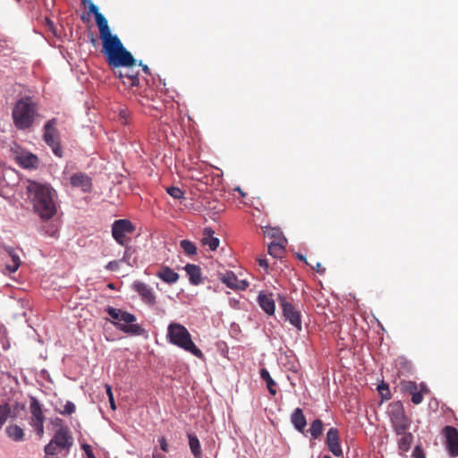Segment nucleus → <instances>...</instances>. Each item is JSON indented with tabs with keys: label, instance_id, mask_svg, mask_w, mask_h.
<instances>
[{
	"label": "nucleus",
	"instance_id": "nucleus-1",
	"mask_svg": "<svg viewBox=\"0 0 458 458\" xmlns=\"http://www.w3.org/2000/svg\"><path fill=\"white\" fill-rule=\"evenodd\" d=\"M26 191L34 212L42 220H49L56 214L57 193L50 184L29 180Z\"/></svg>",
	"mask_w": 458,
	"mask_h": 458
},
{
	"label": "nucleus",
	"instance_id": "nucleus-2",
	"mask_svg": "<svg viewBox=\"0 0 458 458\" xmlns=\"http://www.w3.org/2000/svg\"><path fill=\"white\" fill-rule=\"evenodd\" d=\"M95 20L99 30L103 46L102 52L106 56V63L118 65L132 62L131 52L124 47L117 35L111 33L106 17L101 13L98 14Z\"/></svg>",
	"mask_w": 458,
	"mask_h": 458
},
{
	"label": "nucleus",
	"instance_id": "nucleus-3",
	"mask_svg": "<svg viewBox=\"0 0 458 458\" xmlns=\"http://www.w3.org/2000/svg\"><path fill=\"white\" fill-rule=\"evenodd\" d=\"M166 337L170 344L191 353L199 359H203V352L193 343L190 332L183 325L175 322L170 323L167 327Z\"/></svg>",
	"mask_w": 458,
	"mask_h": 458
},
{
	"label": "nucleus",
	"instance_id": "nucleus-4",
	"mask_svg": "<svg viewBox=\"0 0 458 458\" xmlns=\"http://www.w3.org/2000/svg\"><path fill=\"white\" fill-rule=\"evenodd\" d=\"M106 313L114 319L112 323L120 331L135 336L145 334V329L140 325L135 323L137 320L135 315L114 307H108Z\"/></svg>",
	"mask_w": 458,
	"mask_h": 458
},
{
	"label": "nucleus",
	"instance_id": "nucleus-5",
	"mask_svg": "<svg viewBox=\"0 0 458 458\" xmlns=\"http://www.w3.org/2000/svg\"><path fill=\"white\" fill-rule=\"evenodd\" d=\"M13 119L15 127L18 130H26L30 128L35 121L37 106L30 98L18 100L13 109Z\"/></svg>",
	"mask_w": 458,
	"mask_h": 458
},
{
	"label": "nucleus",
	"instance_id": "nucleus-6",
	"mask_svg": "<svg viewBox=\"0 0 458 458\" xmlns=\"http://www.w3.org/2000/svg\"><path fill=\"white\" fill-rule=\"evenodd\" d=\"M132 62L114 65L108 64L113 70L114 74L122 80L124 86L129 88L138 87L139 85V71L137 70V60L131 55Z\"/></svg>",
	"mask_w": 458,
	"mask_h": 458
},
{
	"label": "nucleus",
	"instance_id": "nucleus-7",
	"mask_svg": "<svg viewBox=\"0 0 458 458\" xmlns=\"http://www.w3.org/2000/svg\"><path fill=\"white\" fill-rule=\"evenodd\" d=\"M388 414L390 422L395 434H401L408 431L411 428V420L405 414L401 402H396L389 406Z\"/></svg>",
	"mask_w": 458,
	"mask_h": 458
},
{
	"label": "nucleus",
	"instance_id": "nucleus-8",
	"mask_svg": "<svg viewBox=\"0 0 458 458\" xmlns=\"http://www.w3.org/2000/svg\"><path fill=\"white\" fill-rule=\"evenodd\" d=\"M57 120L55 118L47 121L44 126V140L51 148L53 153L61 157L63 156V149L60 145V137L57 129L55 128Z\"/></svg>",
	"mask_w": 458,
	"mask_h": 458
},
{
	"label": "nucleus",
	"instance_id": "nucleus-9",
	"mask_svg": "<svg viewBox=\"0 0 458 458\" xmlns=\"http://www.w3.org/2000/svg\"><path fill=\"white\" fill-rule=\"evenodd\" d=\"M135 227L128 219H118L112 225V235L114 239L122 246L128 243L127 234L134 232Z\"/></svg>",
	"mask_w": 458,
	"mask_h": 458
},
{
	"label": "nucleus",
	"instance_id": "nucleus-10",
	"mask_svg": "<svg viewBox=\"0 0 458 458\" xmlns=\"http://www.w3.org/2000/svg\"><path fill=\"white\" fill-rule=\"evenodd\" d=\"M280 305L283 310V316L297 330H301V314L291 302L284 297H280Z\"/></svg>",
	"mask_w": 458,
	"mask_h": 458
},
{
	"label": "nucleus",
	"instance_id": "nucleus-11",
	"mask_svg": "<svg viewBox=\"0 0 458 458\" xmlns=\"http://www.w3.org/2000/svg\"><path fill=\"white\" fill-rule=\"evenodd\" d=\"M31 413V426L35 428L38 436L41 437L44 433V416L41 410L40 403L37 399H32L30 406Z\"/></svg>",
	"mask_w": 458,
	"mask_h": 458
},
{
	"label": "nucleus",
	"instance_id": "nucleus-12",
	"mask_svg": "<svg viewBox=\"0 0 458 458\" xmlns=\"http://www.w3.org/2000/svg\"><path fill=\"white\" fill-rule=\"evenodd\" d=\"M443 435L445 438V447L452 457L458 456V430L452 426H445L443 428Z\"/></svg>",
	"mask_w": 458,
	"mask_h": 458
},
{
	"label": "nucleus",
	"instance_id": "nucleus-13",
	"mask_svg": "<svg viewBox=\"0 0 458 458\" xmlns=\"http://www.w3.org/2000/svg\"><path fill=\"white\" fill-rule=\"evenodd\" d=\"M132 289L139 293L143 302L148 305H154L157 302V297L153 289L147 284L135 281L132 284Z\"/></svg>",
	"mask_w": 458,
	"mask_h": 458
},
{
	"label": "nucleus",
	"instance_id": "nucleus-14",
	"mask_svg": "<svg viewBox=\"0 0 458 458\" xmlns=\"http://www.w3.org/2000/svg\"><path fill=\"white\" fill-rule=\"evenodd\" d=\"M51 441L59 446V450L69 451L72 445V437L69 428L56 429Z\"/></svg>",
	"mask_w": 458,
	"mask_h": 458
},
{
	"label": "nucleus",
	"instance_id": "nucleus-15",
	"mask_svg": "<svg viewBox=\"0 0 458 458\" xmlns=\"http://www.w3.org/2000/svg\"><path fill=\"white\" fill-rule=\"evenodd\" d=\"M326 444L328 450L336 457L343 455V450L340 445L339 431L335 428H331L327 433Z\"/></svg>",
	"mask_w": 458,
	"mask_h": 458
},
{
	"label": "nucleus",
	"instance_id": "nucleus-16",
	"mask_svg": "<svg viewBox=\"0 0 458 458\" xmlns=\"http://www.w3.org/2000/svg\"><path fill=\"white\" fill-rule=\"evenodd\" d=\"M70 183L73 188H80L83 192H89L92 189L91 178L81 172L73 174L70 178Z\"/></svg>",
	"mask_w": 458,
	"mask_h": 458
},
{
	"label": "nucleus",
	"instance_id": "nucleus-17",
	"mask_svg": "<svg viewBox=\"0 0 458 458\" xmlns=\"http://www.w3.org/2000/svg\"><path fill=\"white\" fill-rule=\"evenodd\" d=\"M222 281L232 289L245 290L249 285L245 280H239L233 272H226Z\"/></svg>",
	"mask_w": 458,
	"mask_h": 458
},
{
	"label": "nucleus",
	"instance_id": "nucleus-18",
	"mask_svg": "<svg viewBox=\"0 0 458 458\" xmlns=\"http://www.w3.org/2000/svg\"><path fill=\"white\" fill-rule=\"evenodd\" d=\"M184 270L189 277V281L193 285H199L203 283L201 276V268L195 264H187Z\"/></svg>",
	"mask_w": 458,
	"mask_h": 458
},
{
	"label": "nucleus",
	"instance_id": "nucleus-19",
	"mask_svg": "<svg viewBox=\"0 0 458 458\" xmlns=\"http://www.w3.org/2000/svg\"><path fill=\"white\" fill-rule=\"evenodd\" d=\"M215 232L210 227H206L202 232V240L201 242L203 245L208 246L209 250L214 251L216 250L220 243L218 238L214 237Z\"/></svg>",
	"mask_w": 458,
	"mask_h": 458
},
{
	"label": "nucleus",
	"instance_id": "nucleus-20",
	"mask_svg": "<svg viewBox=\"0 0 458 458\" xmlns=\"http://www.w3.org/2000/svg\"><path fill=\"white\" fill-rule=\"evenodd\" d=\"M258 301L267 314L273 315L275 313L276 305L271 294L260 293L258 297Z\"/></svg>",
	"mask_w": 458,
	"mask_h": 458
},
{
	"label": "nucleus",
	"instance_id": "nucleus-21",
	"mask_svg": "<svg viewBox=\"0 0 458 458\" xmlns=\"http://www.w3.org/2000/svg\"><path fill=\"white\" fill-rule=\"evenodd\" d=\"M157 276L169 284H174L179 279V275L169 267H162L157 273Z\"/></svg>",
	"mask_w": 458,
	"mask_h": 458
},
{
	"label": "nucleus",
	"instance_id": "nucleus-22",
	"mask_svg": "<svg viewBox=\"0 0 458 458\" xmlns=\"http://www.w3.org/2000/svg\"><path fill=\"white\" fill-rule=\"evenodd\" d=\"M291 422L299 432H304L307 421L301 408H296L293 411V414L291 415Z\"/></svg>",
	"mask_w": 458,
	"mask_h": 458
},
{
	"label": "nucleus",
	"instance_id": "nucleus-23",
	"mask_svg": "<svg viewBox=\"0 0 458 458\" xmlns=\"http://www.w3.org/2000/svg\"><path fill=\"white\" fill-rule=\"evenodd\" d=\"M398 437L397 445L401 452H408L411 449L413 442V435L408 430L401 434H396Z\"/></svg>",
	"mask_w": 458,
	"mask_h": 458
},
{
	"label": "nucleus",
	"instance_id": "nucleus-24",
	"mask_svg": "<svg viewBox=\"0 0 458 458\" xmlns=\"http://www.w3.org/2000/svg\"><path fill=\"white\" fill-rule=\"evenodd\" d=\"M189 446L194 458H203L201 445L196 435L188 434Z\"/></svg>",
	"mask_w": 458,
	"mask_h": 458
},
{
	"label": "nucleus",
	"instance_id": "nucleus-25",
	"mask_svg": "<svg viewBox=\"0 0 458 458\" xmlns=\"http://www.w3.org/2000/svg\"><path fill=\"white\" fill-rule=\"evenodd\" d=\"M260 377L263 380L266 381V384H267V388L268 390V392L272 394V395H276V393H277V390H276V387H277V384L274 381V379L271 377L269 372L267 371V369H260Z\"/></svg>",
	"mask_w": 458,
	"mask_h": 458
},
{
	"label": "nucleus",
	"instance_id": "nucleus-26",
	"mask_svg": "<svg viewBox=\"0 0 458 458\" xmlns=\"http://www.w3.org/2000/svg\"><path fill=\"white\" fill-rule=\"evenodd\" d=\"M7 436L14 441H21L24 438V432L17 425H10L6 428Z\"/></svg>",
	"mask_w": 458,
	"mask_h": 458
},
{
	"label": "nucleus",
	"instance_id": "nucleus-27",
	"mask_svg": "<svg viewBox=\"0 0 458 458\" xmlns=\"http://www.w3.org/2000/svg\"><path fill=\"white\" fill-rule=\"evenodd\" d=\"M8 255L11 259V261L13 262V265H11V264H6L5 265V269L9 272V273H14L18 270L20 265H21V259H20V257L17 253H15L14 250H9L8 251Z\"/></svg>",
	"mask_w": 458,
	"mask_h": 458
},
{
	"label": "nucleus",
	"instance_id": "nucleus-28",
	"mask_svg": "<svg viewBox=\"0 0 458 458\" xmlns=\"http://www.w3.org/2000/svg\"><path fill=\"white\" fill-rule=\"evenodd\" d=\"M180 247L187 256H194L198 253L196 245L190 240H182L180 242Z\"/></svg>",
	"mask_w": 458,
	"mask_h": 458
},
{
	"label": "nucleus",
	"instance_id": "nucleus-29",
	"mask_svg": "<svg viewBox=\"0 0 458 458\" xmlns=\"http://www.w3.org/2000/svg\"><path fill=\"white\" fill-rule=\"evenodd\" d=\"M322 430H323V422L321 420H318V419L312 421V423L309 428V432L310 433L312 438H314V439H317L321 436Z\"/></svg>",
	"mask_w": 458,
	"mask_h": 458
},
{
	"label": "nucleus",
	"instance_id": "nucleus-30",
	"mask_svg": "<svg viewBox=\"0 0 458 458\" xmlns=\"http://www.w3.org/2000/svg\"><path fill=\"white\" fill-rule=\"evenodd\" d=\"M285 252L284 247L280 243L272 242L268 246V253L276 259H280Z\"/></svg>",
	"mask_w": 458,
	"mask_h": 458
},
{
	"label": "nucleus",
	"instance_id": "nucleus-31",
	"mask_svg": "<svg viewBox=\"0 0 458 458\" xmlns=\"http://www.w3.org/2000/svg\"><path fill=\"white\" fill-rule=\"evenodd\" d=\"M429 390L427 386L423 383L420 385V390L417 391L413 395H411V402L414 404H420L423 401V395L428 394Z\"/></svg>",
	"mask_w": 458,
	"mask_h": 458
},
{
	"label": "nucleus",
	"instance_id": "nucleus-32",
	"mask_svg": "<svg viewBox=\"0 0 458 458\" xmlns=\"http://www.w3.org/2000/svg\"><path fill=\"white\" fill-rule=\"evenodd\" d=\"M38 163V159L35 155L30 154L21 157V165L25 168L36 167Z\"/></svg>",
	"mask_w": 458,
	"mask_h": 458
},
{
	"label": "nucleus",
	"instance_id": "nucleus-33",
	"mask_svg": "<svg viewBox=\"0 0 458 458\" xmlns=\"http://www.w3.org/2000/svg\"><path fill=\"white\" fill-rule=\"evenodd\" d=\"M62 451L63 450H59V446L55 445V444L50 440L45 446L46 458H58L56 455Z\"/></svg>",
	"mask_w": 458,
	"mask_h": 458
},
{
	"label": "nucleus",
	"instance_id": "nucleus-34",
	"mask_svg": "<svg viewBox=\"0 0 458 458\" xmlns=\"http://www.w3.org/2000/svg\"><path fill=\"white\" fill-rule=\"evenodd\" d=\"M402 389L403 392L413 395L417 391L420 390V385H417L413 381H403L401 383Z\"/></svg>",
	"mask_w": 458,
	"mask_h": 458
},
{
	"label": "nucleus",
	"instance_id": "nucleus-35",
	"mask_svg": "<svg viewBox=\"0 0 458 458\" xmlns=\"http://www.w3.org/2000/svg\"><path fill=\"white\" fill-rule=\"evenodd\" d=\"M11 413V407L8 403L0 404V428L4 426Z\"/></svg>",
	"mask_w": 458,
	"mask_h": 458
},
{
	"label": "nucleus",
	"instance_id": "nucleus-36",
	"mask_svg": "<svg viewBox=\"0 0 458 458\" xmlns=\"http://www.w3.org/2000/svg\"><path fill=\"white\" fill-rule=\"evenodd\" d=\"M166 192L174 199H182L184 198V192L175 186L166 188Z\"/></svg>",
	"mask_w": 458,
	"mask_h": 458
},
{
	"label": "nucleus",
	"instance_id": "nucleus-37",
	"mask_svg": "<svg viewBox=\"0 0 458 458\" xmlns=\"http://www.w3.org/2000/svg\"><path fill=\"white\" fill-rule=\"evenodd\" d=\"M76 407L75 404L72 402H66L65 405L64 406V410L58 411L63 415H71L73 412H75Z\"/></svg>",
	"mask_w": 458,
	"mask_h": 458
},
{
	"label": "nucleus",
	"instance_id": "nucleus-38",
	"mask_svg": "<svg viewBox=\"0 0 458 458\" xmlns=\"http://www.w3.org/2000/svg\"><path fill=\"white\" fill-rule=\"evenodd\" d=\"M118 116H119V120L122 123H128V120H129V117H130V113L127 109H120L119 111V114H118Z\"/></svg>",
	"mask_w": 458,
	"mask_h": 458
},
{
	"label": "nucleus",
	"instance_id": "nucleus-39",
	"mask_svg": "<svg viewBox=\"0 0 458 458\" xmlns=\"http://www.w3.org/2000/svg\"><path fill=\"white\" fill-rule=\"evenodd\" d=\"M106 394L108 395V398H109V403H110V406L113 410H115V403H114V395H113V392H112V388L110 386H106Z\"/></svg>",
	"mask_w": 458,
	"mask_h": 458
},
{
	"label": "nucleus",
	"instance_id": "nucleus-40",
	"mask_svg": "<svg viewBox=\"0 0 458 458\" xmlns=\"http://www.w3.org/2000/svg\"><path fill=\"white\" fill-rule=\"evenodd\" d=\"M412 456L413 458H425V454L421 447L417 445L413 450Z\"/></svg>",
	"mask_w": 458,
	"mask_h": 458
},
{
	"label": "nucleus",
	"instance_id": "nucleus-41",
	"mask_svg": "<svg viewBox=\"0 0 458 458\" xmlns=\"http://www.w3.org/2000/svg\"><path fill=\"white\" fill-rule=\"evenodd\" d=\"M309 266L318 274H324L326 271V268L322 267L320 262H316L315 265L310 263Z\"/></svg>",
	"mask_w": 458,
	"mask_h": 458
},
{
	"label": "nucleus",
	"instance_id": "nucleus-42",
	"mask_svg": "<svg viewBox=\"0 0 458 458\" xmlns=\"http://www.w3.org/2000/svg\"><path fill=\"white\" fill-rule=\"evenodd\" d=\"M158 442H159L161 450L165 453L168 452L169 445L166 441V438L165 437H162L159 438Z\"/></svg>",
	"mask_w": 458,
	"mask_h": 458
},
{
	"label": "nucleus",
	"instance_id": "nucleus-43",
	"mask_svg": "<svg viewBox=\"0 0 458 458\" xmlns=\"http://www.w3.org/2000/svg\"><path fill=\"white\" fill-rule=\"evenodd\" d=\"M82 449L85 452L88 458H96L93 454L92 448L89 445L84 444Z\"/></svg>",
	"mask_w": 458,
	"mask_h": 458
},
{
	"label": "nucleus",
	"instance_id": "nucleus-44",
	"mask_svg": "<svg viewBox=\"0 0 458 458\" xmlns=\"http://www.w3.org/2000/svg\"><path fill=\"white\" fill-rule=\"evenodd\" d=\"M52 424L54 427H55L57 429L58 428H68L67 427L64 426V422H63V420H61L60 418H55L52 420Z\"/></svg>",
	"mask_w": 458,
	"mask_h": 458
},
{
	"label": "nucleus",
	"instance_id": "nucleus-45",
	"mask_svg": "<svg viewBox=\"0 0 458 458\" xmlns=\"http://www.w3.org/2000/svg\"><path fill=\"white\" fill-rule=\"evenodd\" d=\"M89 4V13H93L95 18L97 17L98 14H101L98 11V8L96 4H94L93 3L91 2H88Z\"/></svg>",
	"mask_w": 458,
	"mask_h": 458
},
{
	"label": "nucleus",
	"instance_id": "nucleus-46",
	"mask_svg": "<svg viewBox=\"0 0 458 458\" xmlns=\"http://www.w3.org/2000/svg\"><path fill=\"white\" fill-rule=\"evenodd\" d=\"M259 265L265 268L266 270L268 268V261L266 258L260 257L257 259Z\"/></svg>",
	"mask_w": 458,
	"mask_h": 458
},
{
	"label": "nucleus",
	"instance_id": "nucleus-47",
	"mask_svg": "<svg viewBox=\"0 0 458 458\" xmlns=\"http://www.w3.org/2000/svg\"><path fill=\"white\" fill-rule=\"evenodd\" d=\"M117 267H118V263L116 261H110L106 267V269L111 270V271L117 269Z\"/></svg>",
	"mask_w": 458,
	"mask_h": 458
},
{
	"label": "nucleus",
	"instance_id": "nucleus-48",
	"mask_svg": "<svg viewBox=\"0 0 458 458\" xmlns=\"http://www.w3.org/2000/svg\"><path fill=\"white\" fill-rule=\"evenodd\" d=\"M138 66H141V67H142V71L144 72V73H146V74H149V73H150V72H149V68L148 67V65H146V64H142V63H141V62H140V64H137V67H138Z\"/></svg>",
	"mask_w": 458,
	"mask_h": 458
},
{
	"label": "nucleus",
	"instance_id": "nucleus-49",
	"mask_svg": "<svg viewBox=\"0 0 458 458\" xmlns=\"http://www.w3.org/2000/svg\"><path fill=\"white\" fill-rule=\"evenodd\" d=\"M383 390H386V391H388V386H387L386 385H384V384L380 385V386H378V391L380 392V394H381L382 395H384Z\"/></svg>",
	"mask_w": 458,
	"mask_h": 458
},
{
	"label": "nucleus",
	"instance_id": "nucleus-50",
	"mask_svg": "<svg viewBox=\"0 0 458 458\" xmlns=\"http://www.w3.org/2000/svg\"><path fill=\"white\" fill-rule=\"evenodd\" d=\"M297 258L298 259L301 260V261H304L307 265H310V263L307 261L306 258L304 255L302 254H297Z\"/></svg>",
	"mask_w": 458,
	"mask_h": 458
},
{
	"label": "nucleus",
	"instance_id": "nucleus-51",
	"mask_svg": "<svg viewBox=\"0 0 458 458\" xmlns=\"http://www.w3.org/2000/svg\"><path fill=\"white\" fill-rule=\"evenodd\" d=\"M152 458H165V456L164 454H161L153 453Z\"/></svg>",
	"mask_w": 458,
	"mask_h": 458
},
{
	"label": "nucleus",
	"instance_id": "nucleus-52",
	"mask_svg": "<svg viewBox=\"0 0 458 458\" xmlns=\"http://www.w3.org/2000/svg\"><path fill=\"white\" fill-rule=\"evenodd\" d=\"M235 191H237L241 194V196H242V197H244V196H245V193L241 190V188L237 187V188L235 189Z\"/></svg>",
	"mask_w": 458,
	"mask_h": 458
},
{
	"label": "nucleus",
	"instance_id": "nucleus-53",
	"mask_svg": "<svg viewBox=\"0 0 458 458\" xmlns=\"http://www.w3.org/2000/svg\"><path fill=\"white\" fill-rule=\"evenodd\" d=\"M91 43L95 46L96 43H97V39L95 38L92 37L91 38Z\"/></svg>",
	"mask_w": 458,
	"mask_h": 458
},
{
	"label": "nucleus",
	"instance_id": "nucleus-54",
	"mask_svg": "<svg viewBox=\"0 0 458 458\" xmlns=\"http://www.w3.org/2000/svg\"><path fill=\"white\" fill-rule=\"evenodd\" d=\"M139 102L142 105V106H145L147 105L143 99H139Z\"/></svg>",
	"mask_w": 458,
	"mask_h": 458
},
{
	"label": "nucleus",
	"instance_id": "nucleus-55",
	"mask_svg": "<svg viewBox=\"0 0 458 458\" xmlns=\"http://www.w3.org/2000/svg\"><path fill=\"white\" fill-rule=\"evenodd\" d=\"M81 2L85 4H87L88 2H90V0H81Z\"/></svg>",
	"mask_w": 458,
	"mask_h": 458
},
{
	"label": "nucleus",
	"instance_id": "nucleus-56",
	"mask_svg": "<svg viewBox=\"0 0 458 458\" xmlns=\"http://www.w3.org/2000/svg\"><path fill=\"white\" fill-rule=\"evenodd\" d=\"M323 458H331L329 455H325Z\"/></svg>",
	"mask_w": 458,
	"mask_h": 458
},
{
	"label": "nucleus",
	"instance_id": "nucleus-57",
	"mask_svg": "<svg viewBox=\"0 0 458 458\" xmlns=\"http://www.w3.org/2000/svg\"><path fill=\"white\" fill-rule=\"evenodd\" d=\"M6 264L13 265V262L10 261V262H7Z\"/></svg>",
	"mask_w": 458,
	"mask_h": 458
},
{
	"label": "nucleus",
	"instance_id": "nucleus-58",
	"mask_svg": "<svg viewBox=\"0 0 458 458\" xmlns=\"http://www.w3.org/2000/svg\"><path fill=\"white\" fill-rule=\"evenodd\" d=\"M29 2H32V0H28Z\"/></svg>",
	"mask_w": 458,
	"mask_h": 458
}]
</instances>
